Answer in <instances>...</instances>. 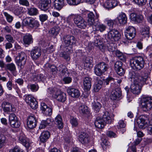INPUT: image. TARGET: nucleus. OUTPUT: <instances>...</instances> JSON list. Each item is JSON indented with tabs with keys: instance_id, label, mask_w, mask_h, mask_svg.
<instances>
[{
	"instance_id": "nucleus-29",
	"label": "nucleus",
	"mask_w": 152,
	"mask_h": 152,
	"mask_svg": "<svg viewBox=\"0 0 152 152\" xmlns=\"http://www.w3.org/2000/svg\"><path fill=\"white\" fill-rule=\"evenodd\" d=\"M149 28L147 26H144L142 27L141 31V34L142 37H149Z\"/></svg>"
},
{
	"instance_id": "nucleus-45",
	"label": "nucleus",
	"mask_w": 152,
	"mask_h": 152,
	"mask_svg": "<svg viewBox=\"0 0 152 152\" xmlns=\"http://www.w3.org/2000/svg\"><path fill=\"white\" fill-rule=\"evenodd\" d=\"M3 14L5 17L7 21L9 23H11L13 20V17L6 12H4Z\"/></svg>"
},
{
	"instance_id": "nucleus-14",
	"label": "nucleus",
	"mask_w": 152,
	"mask_h": 152,
	"mask_svg": "<svg viewBox=\"0 0 152 152\" xmlns=\"http://www.w3.org/2000/svg\"><path fill=\"white\" fill-rule=\"evenodd\" d=\"M41 54V49L37 47H34L30 51L31 57L34 61L38 59Z\"/></svg>"
},
{
	"instance_id": "nucleus-27",
	"label": "nucleus",
	"mask_w": 152,
	"mask_h": 152,
	"mask_svg": "<svg viewBox=\"0 0 152 152\" xmlns=\"http://www.w3.org/2000/svg\"><path fill=\"white\" fill-rule=\"evenodd\" d=\"M23 41L25 44L29 45L33 42L32 36L29 34H26L23 37Z\"/></svg>"
},
{
	"instance_id": "nucleus-60",
	"label": "nucleus",
	"mask_w": 152,
	"mask_h": 152,
	"mask_svg": "<svg viewBox=\"0 0 152 152\" xmlns=\"http://www.w3.org/2000/svg\"><path fill=\"white\" fill-rule=\"evenodd\" d=\"M37 79L38 81H44L46 79V77L42 74H39L35 76Z\"/></svg>"
},
{
	"instance_id": "nucleus-10",
	"label": "nucleus",
	"mask_w": 152,
	"mask_h": 152,
	"mask_svg": "<svg viewBox=\"0 0 152 152\" xmlns=\"http://www.w3.org/2000/svg\"><path fill=\"white\" fill-rule=\"evenodd\" d=\"M121 34L118 31L115 29L110 30L108 32L107 38L109 41L114 42L120 39Z\"/></svg>"
},
{
	"instance_id": "nucleus-44",
	"label": "nucleus",
	"mask_w": 152,
	"mask_h": 152,
	"mask_svg": "<svg viewBox=\"0 0 152 152\" xmlns=\"http://www.w3.org/2000/svg\"><path fill=\"white\" fill-rule=\"evenodd\" d=\"M31 18L28 17L24 19L22 22L23 26L30 27Z\"/></svg>"
},
{
	"instance_id": "nucleus-63",
	"label": "nucleus",
	"mask_w": 152,
	"mask_h": 152,
	"mask_svg": "<svg viewBox=\"0 0 152 152\" xmlns=\"http://www.w3.org/2000/svg\"><path fill=\"white\" fill-rule=\"evenodd\" d=\"M117 74L120 76H123L125 74V70L123 68L116 71Z\"/></svg>"
},
{
	"instance_id": "nucleus-17",
	"label": "nucleus",
	"mask_w": 152,
	"mask_h": 152,
	"mask_svg": "<svg viewBox=\"0 0 152 152\" xmlns=\"http://www.w3.org/2000/svg\"><path fill=\"white\" fill-rule=\"evenodd\" d=\"M148 119V118L145 115H141L137 118L136 121L140 129L144 128L147 124L146 121Z\"/></svg>"
},
{
	"instance_id": "nucleus-62",
	"label": "nucleus",
	"mask_w": 152,
	"mask_h": 152,
	"mask_svg": "<svg viewBox=\"0 0 152 152\" xmlns=\"http://www.w3.org/2000/svg\"><path fill=\"white\" fill-rule=\"evenodd\" d=\"M6 86L8 90H11L12 89V80H10L7 83Z\"/></svg>"
},
{
	"instance_id": "nucleus-52",
	"label": "nucleus",
	"mask_w": 152,
	"mask_h": 152,
	"mask_svg": "<svg viewBox=\"0 0 152 152\" xmlns=\"http://www.w3.org/2000/svg\"><path fill=\"white\" fill-rule=\"evenodd\" d=\"M30 107L33 109H36L38 107L37 102L36 99L33 100L31 103L28 104Z\"/></svg>"
},
{
	"instance_id": "nucleus-40",
	"label": "nucleus",
	"mask_w": 152,
	"mask_h": 152,
	"mask_svg": "<svg viewBox=\"0 0 152 152\" xmlns=\"http://www.w3.org/2000/svg\"><path fill=\"white\" fill-rule=\"evenodd\" d=\"M102 83V81L100 80H98L97 82L96 83L94 88V89L95 92H98L99 90L101 88Z\"/></svg>"
},
{
	"instance_id": "nucleus-28",
	"label": "nucleus",
	"mask_w": 152,
	"mask_h": 152,
	"mask_svg": "<svg viewBox=\"0 0 152 152\" xmlns=\"http://www.w3.org/2000/svg\"><path fill=\"white\" fill-rule=\"evenodd\" d=\"M50 133L47 131L43 132L39 137L41 142H46L50 137Z\"/></svg>"
},
{
	"instance_id": "nucleus-18",
	"label": "nucleus",
	"mask_w": 152,
	"mask_h": 152,
	"mask_svg": "<svg viewBox=\"0 0 152 152\" xmlns=\"http://www.w3.org/2000/svg\"><path fill=\"white\" fill-rule=\"evenodd\" d=\"M37 123V119L33 115H31L28 117L27 124L28 127L29 129H33L35 128L36 126Z\"/></svg>"
},
{
	"instance_id": "nucleus-8",
	"label": "nucleus",
	"mask_w": 152,
	"mask_h": 152,
	"mask_svg": "<svg viewBox=\"0 0 152 152\" xmlns=\"http://www.w3.org/2000/svg\"><path fill=\"white\" fill-rule=\"evenodd\" d=\"M70 15L73 17L74 22L78 28L85 29L86 27V22L80 14H71Z\"/></svg>"
},
{
	"instance_id": "nucleus-55",
	"label": "nucleus",
	"mask_w": 152,
	"mask_h": 152,
	"mask_svg": "<svg viewBox=\"0 0 152 152\" xmlns=\"http://www.w3.org/2000/svg\"><path fill=\"white\" fill-rule=\"evenodd\" d=\"M43 113L46 115L50 116L52 113V111L51 108L48 107L45 110L43 111Z\"/></svg>"
},
{
	"instance_id": "nucleus-9",
	"label": "nucleus",
	"mask_w": 152,
	"mask_h": 152,
	"mask_svg": "<svg viewBox=\"0 0 152 152\" xmlns=\"http://www.w3.org/2000/svg\"><path fill=\"white\" fill-rule=\"evenodd\" d=\"M108 69V65L104 62L99 63L94 67V73L98 76L102 75Z\"/></svg>"
},
{
	"instance_id": "nucleus-12",
	"label": "nucleus",
	"mask_w": 152,
	"mask_h": 152,
	"mask_svg": "<svg viewBox=\"0 0 152 152\" xmlns=\"http://www.w3.org/2000/svg\"><path fill=\"white\" fill-rule=\"evenodd\" d=\"M49 67L52 72H56V71L60 72L61 75L63 76H66L68 74V71L66 66L64 65L59 66L57 68L54 65H51L49 66Z\"/></svg>"
},
{
	"instance_id": "nucleus-2",
	"label": "nucleus",
	"mask_w": 152,
	"mask_h": 152,
	"mask_svg": "<svg viewBox=\"0 0 152 152\" xmlns=\"http://www.w3.org/2000/svg\"><path fill=\"white\" fill-rule=\"evenodd\" d=\"M96 15L92 12H90L88 15L87 23L90 26H93V27L94 30L100 31L103 32L105 31L107 26L101 23L100 22H97L95 23V19H98L99 15L95 13Z\"/></svg>"
},
{
	"instance_id": "nucleus-6",
	"label": "nucleus",
	"mask_w": 152,
	"mask_h": 152,
	"mask_svg": "<svg viewBox=\"0 0 152 152\" xmlns=\"http://www.w3.org/2000/svg\"><path fill=\"white\" fill-rule=\"evenodd\" d=\"M63 40L65 45L64 50L66 52L72 50V45L76 43L75 37L73 36L65 35L63 37Z\"/></svg>"
},
{
	"instance_id": "nucleus-46",
	"label": "nucleus",
	"mask_w": 152,
	"mask_h": 152,
	"mask_svg": "<svg viewBox=\"0 0 152 152\" xmlns=\"http://www.w3.org/2000/svg\"><path fill=\"white\" fill-rule=\"evenodd\" d=\"M28 88L33 92L37 91L39 89V86L37 84H30L28 86Z\"/></svg>"
},
{
	"instance_id": "nucleus-33",
	"label": "nucleus",
	"mask_w": 152,
	"mask_h": 152,
	"mask_svg": "<svg viewBox=\"0 0 152 152\" xmlns=\"http://www.w3.org/2000/svg\"><path fill=\"white\" fill-rule=\"evenodd\" d=\"M55 121L56 123L58 129H61L63 128V124L62 121L61 117L60 115H58L56 117Z\"/></svg>"
},
{
	"instance_id": "nucleus-23",
	"label": "nucleus",
	"mask_w": 152,
	"mask_h": 152,
	"mask_svg": "<svg viewBox=\"0 0 152 152\" xmlns=\"http://www.w3.org/2000/svg\"><path fill=\"white\" fill-rule=\"evenodd\" d=\"M131 20L135 23H140L142 21L143 19L141 15H137L136 13H132L130 15Z\"/></svg>"
},
{
	"instance_id": "nucleus-11",
	"label": "nucleus",
	"mask_w": 152,
	"mask_h": 152,
	"mask_svg": "<svg viewBox=\"0 0 152 152\" xmlns=\"http://www.w3.org/2000/svg\"><path fill=\"white\" fill-rule=\"evenodd\" d=\"M27 59L26 55L23 52L18 53L15 59V62L18 66L22 68L25 64Z\"/></svg>"
},
{
	"instance_id": "nucleus-16",
	"label": "nucleus",
	"mask_w": 152,
	"mask_h": 152,
	"mask_svg": "<svg viewBox=\"0 0 152 152\" xmlns=\"http://www.w3.org/2000/svg\"><path fill=\"white\" fill-rule=\"evenodd\" d=\"M78 139L82 144H86L89 142L90 138L89 135L86 133L81 132L78 136Z\"/></svg>"
},
{
	"instance_id": "nucleus-37",
	"label": "nucleus",
	"mask_w": 152,
	"mask_h": 152,
	"mask_svg": "<svg viewBox=\"0 0 152 152\" xmlns=\"http://www.w3.org/2000/svg\"><path fill=\"white\" fill-rule=\"evenodd\" d=\"M114 42L108 40L107 43L106 44L108 50L110 52H113L115 51V48Z\"/></svg>"
},
{
	"instance_id": "nucleus-24",
	"label": "nucleus",
	"mask_w": 152,
	"mask_h": 152,
	"mask_svg": "<svg viewBox=\"0 0 152 152\" xmlns=\"http://www.w3.org/2000/svg\"><path fill=\"white\" fill-rule=\"evenodd\" d=\"M121 91L120 89L114 90L111 93V99L113 100H116L121 96Z\"/></svg>"
},
{
	"instance_id": "nucleus-34",
	"label": "nucleus",
	"mask_w": 152,
	"mask_h": 152,
	"mask_svg": "<svg viewBox=\"0 0 152 152\" xmlns=\"http://www.w3.org/2000/svg\"><path fill=\"white\" fill-rule=\"evenodd\" d=\"M64 0H56L55 7L58 10H60L64 6Z\"/></svg>"
},
{
	"instance_id": "nucleus-26",
	"label": "nucleus",
	"mask_w": 152,
	"mask_h": 152,
	"mask_svg": "<svg viewBox=\"0 0 152 152\" xmlns=\"http://www.w3.org/2000/svg\"><path fill=\"white\" fill-rule=\"evenodd\" d=\"M1 106L4 111L5 112L8 113L10 111H14L13 109L12 108L11 105L7 102H4L1 104Z\"/></svg>"
},
{
	"instance_id": "nucleus-7",
	"label": "nucleus",
	"mask_w": 152,
	"mask_h": 152,
	"mask_svg": "<svg viewBox=\"0 0 152 152\" xmlns=\"http://www.w3.org/2000/svg\"><path fill=\"white\" fill-rule=\"evenodd\" d=\"M141 107L143 111H147L152 108V97L147 96H143L141 100Z\"/></svg>"
},
{
	"instance_id": "nucleus-57",
	"label": "nucleus",
	"mask_w": 152,
	"mask_h": 152,
	"mask_svg": "<svg viewBox=\"0 0 152 152\" xmlns=\"http://www.w3.org/2000/svg\"><path fill=\"white\" fill-rule=\"evenodd\" d=\"M39 17L40 21L42 22H43L47 20L48 17L46 14H41L39 15Z\"/></svg>"
},
{
	"instance_id": "nucleus-32",
	"label": "nucleus",
	"mask_w": 152,
	"mask_h": 152,
	"mask_svg": "<svg viewBox=\"0 0 152 152\" xmlns=\"http://www.w3.org/2000/svg\"><path fill=\"white\" fill-rule=\"evenodd\" d=\"M40 26L39 22L35 19L31 18L30 27L32 28H37Z\"/></svg>"
},
{
	"instance_id": "nucleus-53",
	"label": "nucleus",
	"mask_w": 152,
	"mask_h": 152,
	"mask_svg": "<svg viewBox=\"0 0 152 152\" xmlns=\"http://www.w3.org/2000/svg\"><path fill=\"white\" fill-rule=\"evenodd\" d=\"M92 59L93 58L91 57H87L85 59L84 64L85 65V64H86L88 65V66L87 65H86V66H89L91 64L92 62Z\"/></svg>"
},
{
	"instance_id": "nucleus-50",
	"label": "nucleus",
	"mask_w": 152,
	"mask_h": 152,
	"mask_svg": "<svg viewBox=\"0 0 152 152\" xmlns=\"http://www.w3.org/2000/svg\"><path fill=\"white\" fill-rule=\"evenodd\" d=\"M35 99L31 95H28L26 96V101L28 104L32 102L33 100H34Z\"/></svg>"
},
{
	"instance_id": "nucleus-58",
	"label": "nucleus",
	"mask_w": 152,
	"mask_h": 152,
	"mask_svg": "<svg viewBox=\"0 0 152 152\" xmlns=\"http://www.w3.org/2000/svg\"><path fill=\"white\" fill-rule=\"evenodd\" d=\"M5 37L6 40L9 42L12 43L14 42L15 40L11 35L10 34H6Z\"/></svg>"
},
{
	"instance_id": "nucleus-41",
	"label": "nucleus",
	"mask_w": 152,
	"mask_h": 152,
	"mask_svg": "<svg viewBox=\"0 0 152 152\" xmlns=\"http://www.w3.org/2000/svg\"><path fill=\"white\" fill-rule=\"evenodd\" d=\"M28 13L30 15H34L38 14V11L36 8H31L28 9Z\"/></svg>"
},
{
	"instance_id": "nucleus-13",
	"label": "nucleus",
	"mask_w": 152,
	"mask_h": 152,
	"mask_svg": "<svg viewBox=\"0 0 152 152\" xmlns=\"http://www.w3.org/2000/svg\"><path fill=\"white\" fill-rule=\"evenodd\" d=\"M136 35V30L134 27L129 26L126 28L125 36L127 39H132L135 37Z\"/></svg>"
},
{
	"instance_id": "nucleus-21",
	"label": "nucleus",
	"mask_w": 152,
	"mask_h": 152,
	"mask_svg": "<svg viewBox=\"0 0 152 152\" xmlns=\"http://www.w3.org/2000/svg\"><path fill=\"white\" fill-rule=\"evenodd\" d=\"M18 140L20 142L22 143L26 147H28L30 145L29 140L26 137L23 133L21 132L18 136Z\"/></svg>"
},
{
	"instance_id": "nucleus-56",
	"label": "nucleus",
	"mask_w": 152,
	"mask_h": 152,
	"mask_svg": "<svg viewBox=\"0 0 152 152\" xmlns=\"http://www.w3.org/2000/svg\"><path fill=\"white\" fill-rule=\"evenodd\" d=\"M6 139V137L4 135L0 134V148L2 147Z\"/></svg>"
},
{
	"instance_id": "nucleus-49",
	"label": "nucleus",
	"mask_w": 152,
	"mask_h": 152,
	"mask_svg": "<svg viewBox=\"0 0 152 152\" xmlns=\"http://www.w3.org/2000/svg\"><path fill=\"white\" fill-rule=\"evenodd\" d=\"M122 63L120 61H117L114 64V69L116 71L122 68Z\"/></svg>"
},
{
	"instance_id": "nucleus-38",
	"label": "nucleus",
	"mask_w": 152,
	"mask_h": 152,
	"mask_svg": "<svg viewBox=\"0 0 152 152\" xmlns=\"http://www.w3.org/2000/svg\"><path fill=\"white\" fill-rule=\"evenodd\" d=\"M104 83H106V85H108L109 83L111 84V86L112 87H114L113 83L115 82V79L111 77H108L104 80Z\"/></svg>"
},
{
	"instance_id": "nucleus-20",
	"label": "nucleus",
	"mask_w": 152,
	"mask_h": 152,
	"mask_svg": "<svg viewBox=\"0 0 152 152\" xmlns=\"http://www.w3.org/2000/svg\"><path fill=\"white\" fill-rule=\"evenodd\" d=\"M51 3V0H40L39 2V7L41 10L46 11L48 10Z\"/></svg>"
},
{
	"instance_id": "nucleus-30",
	"label": "nucleus",
	"mask_w": 152,
	"mask_h": 152,
	"mask_svg": "<svg viewBox=\"0 0 152 152\" xmlns=\"http://www.w3.org/2000/svg\"><path fill=\"white\" fill-rule=\"evenodd\" d=\"M118 19L121 24H123L126 23L127 18L124 13H121L118 17Z\"/></svg>"
},
{
	"instance_id": "nucleus-39",
	"label": "nucleus",
	"mask_w": 152,
	"mask_h": 152,
	"mask_svg": "<svg viewBox=\"0 0 152 152\" xmlns=\"http://www.w3.org/2000/svg\"><path fill=\"white\" fill-rule=\"evenodd\" d=\"M88 107L84 105H80L79 108V110L80 113L82 114H85L88 112Z\"/></svg>"
},
{
	"instance_id": "nucleus-61",
	"label": "nucleus",
	"mask_w": 152,
	"mask_h": 152,
	"mask_svg": "<svg viewBox=\"0 0 152 152\" xmlns=\"http://www.w3.org/2000/svg\"><path fill=\"white\" fill-rule=\"evenodd\" d=\"M70 122L73 126L75 127L78 124L77 121L75 118H71L70 120Z\"/></svg>"
},
{
	"instance_id": "nucleus-19",
	"label": "nucleus",
	"mask_w": 152,
	"mask_h": 152,
	"mask_svg": "<svg viewBox=\"0 0 152 152\" xmlns=\"http://www.w3.org/2000/svg\"><path fill=\"white\" fill-rule=\"evenodd\" d=\"M67 91L68 94L73 98H77L80 95L79 90L73 87H69L67 89Z\"/></svg>"
},
{
	"instance_id": "nucleus-51",
	"label": "nucleus",
	"mask_w": 152,
	"mask_h": 152,
	"mask_svg": "<svg viewBox=\"0 0 152 152\" xmlns=\"http://www.w3.org/2000/svg\"><path fill=\"white\" fill-rule=\"evenodd\" d=\"M135 3L140 6H142L145 5L146 0H134Z\"/></svg>"
},
{
	"instance_id": "nucleus-3",
	"label": "nucleus",
	"mask_w": 152,
	"mask_h": 152,
	"mask_svg": "<svg viewBox=\"0 0 152 152\" xmlns=\"http://www.w3.org/2000/svg\"><path fill=\"white\" fill-rule=\"evenodd\" d=\"M112 121V120L109 116V113L106 111L104 113L102 118L99 117L96 118L94 124L96 127L102 129L104 127L106 124H110Z\"/></svg>"
},
{
	"instance_id": "nucleus-4",
	"label": "nucleus",
	"mask_w": 152,
	"mask_h": 152,
	"mask_svg": "<svg viewBox=\"0 0 152 152\" xmlns=\"http://www.w3.org/2000/svg\"><path fill=\"white\" fill-rule=\"evenodd\" d=\"M130 65L133 69L140 70L143 68L145 64L144 58L142 56H135L130 60Z\"/></svg>"
},
{
	"instance_id": "nucleus-59",
	"label": "nucleus",
	"mask_w": 152,
	"mask_h": 152,
	"mask_svg": "<svg viewBox=\"0 0 152 152\" xmlns=\"http://www.w3.org/2000/svg\"><path fill=\"white\" fill-rule=\"evenodd\" d=\"M59 55L60 57L63 58L66 60H69L70 59L69 55L66 54L65 52H61Z\"/></svg>"
},
{
	"instance_id": "nucleus-47",
	"label": "nucleus",
	"mask_w": 152,
	"mask_h": 152,
	"mask_svg": "<svg viewBox=\"0 0 152 152\" xmlns=\"http://www.w3.org/2000/svg\"><path fill=\"white\" fill-rule=\"evenodd\" d=\"M73 25V23L70 20L69 17L65 21L63 25L66 27L69 28L70 26H72Z\"/></svg>"
},
{
	"instance_id": "nucleus-35",
	"label": "nucleus",
	"mask_w": 152,
	"mask_h": 152,
	"mask_svg": "<svg viewBox=\"0 0 152 152\" xmlns=\"http://www.w3.org/2000/svg\"><path fill=\"white\" fill-rule=\"evenodd\" d=\"M23 7L19 6H16L12 9L13 13L16 15H18L21 14L22 13Z\"/></svg>"
},
{
	"instance_id": "nucleus-15",
	"label": "nucleus",
	"mask_w": 152,
	"mask_h": 152,
	"mask_svg": "<svg viewBox=\"0 0 152 152\" xmlns=\"http://www.w3.org/2000/svg\"><path fill=\"white\" fill-rule=\"evenodd\" d=\"M9 119L10 124L12 127L18 128L20 126V123L18 121L17 117L14 113L10 114Z\"/></svg>"
},
{
	"instance_id": "nucleus-54",
	"label": "nucleus",
	"mask_w": 152,
	"mask_h": 152,
	"mask_svg": "<svg viewBox=\"0 0 152 152\" xmlns=\"http://www.w3.org/2000/svg\"><path fill=\"white\" fill-rule=\"evenodd\" d=\"M19 3L20 4L25 6L26 7H28L30 6L29 2L28 0H19Z\"/></svg>"
},
{
	"instance_id": "nucleus-43",
	"label": "nucleus",
	"mask_w": 152,
	"mask_h": 152,
	"mask_svg": "<svg viewBox=\"0 0 152 152\" xmlns=\"http://www.w3.org/2000/svg\"><path fill=\"white\" fill-rule=\"evenodd\" d=\"M103 39L101 38L100 36H98L95 37L94 45L96 46H97L98 45L103 42Z\"/></svg>"
},
{
	"instance_id": "nucleus-5",
	"label": "nucleus",
	"mask_w": 152,
	"mask_h": 152,
	"mask_svg": "<svg viewBox=\"0 0 152 152\" xmlns=\"http://www.w3.org/2000/svg\"><path fill=\"white\" fill-rule=\"evenodd\" d=\"M48 92L51 94L52 97L58 102H64L66 99V94L56 88H48Z\"/></svg>"
},
{
	"instance_id": "nucleus-31",
	"label": "nucleus",
	"mask_w": 152,
	"mask_h": 152,
	"mask_svg": "<svg viewBox=\"0 0 152 152\" xmlns=\"http://www.w3.org/2000/svg\"><path fill=\"white\" fill-rule=\"evenodd\" d=\"M5 68L6 70L10 71L12 73L14 72L16 70V67L15 64L12 63L6 65Z\"/></svg>"
},
{
	"instance_id": "nucleus-36",
	"label": "nucleus",
	"mask_w": 152,
	"mask_h": 152,
	"mask_svg": "<svg viewBox=\"0 0 152 152\" xmlns=\"http://www.w3.org/2000/svg\"><path fill=\"white\" fill-rule=\"evenodd\" d=\"M59 30V27L55 26L50 29L49 31V33L51 36H56L58 34Z\"/></svg>"
},
{
	"instance_id": "nucleus-64",
	"label": "nucleus",
	"mask_w": 152,
	"mask_h": 152,
	"mask_svg": "<svg viewBox=\"0 0 152 152\" xmlns=\"http://www.w3.org/2000/svg\"><path fill=\"white\" fill-rule=\"evenodd\" d=\"M149 125L148 127V132L151 134L152 133V119L149 121Z\"/></svg>"
},
{
	"instance_id": "nucleus-25",
	"label": "nucleus",
	"mask_w": 152,
	"mask_h": 152,
	"mask_svg": "<svg viewBox=\"0 0 152 152\" xmlns=\"http://www.w3.org/2000/svg\"><path fill=\"white\" fill-rule=\"evenodd\" d=\"M92 78L89 77H85L83 79V85L85 89L89 90L91 87Z\"/></svg>"
},
{
	"instance_id": "nucleus-1",
	"label": "nucleus",
	"mask_w": 152,
	"mask_h": 152,
	"mask_svg": "<svg viewBox=\"0 0 152 152\" xmlns=\"http://www.w3.org/2000/svg\"><path fill=\"white\" fill-rule=\"evenodd\" d=\"M131 81H134V83L131 86V91L134 94H138L141 91L142 87L148 79L147 76H138V73L134 72H130L129 74Z\"/></svg>"
},
{
	"instance_id": "nucleus-48",
	"label": "nucleus",
	"mask_w": 152,
	"mask_h": 152,
	"mask_svg": "<svg viewBox=\"0 0 152 152\" xmlns=\"http://www.w3.org/2000/svg\"><path fill=\"white\" fill-rule=\"evenodd\" d=\"M67 3L69 5H76L79 4L81 0H66Z\"/></svg>"
},
{
	"instance_id": "nucleus-42",
	"label": "nucleus",
	"mask_w": 152,
	"mask_h": 152,
	"mask_svg": "<svg viewBox=\"0 0 152 152\" xmlns=\"http://www.w3.org/2000/svg\"><path fill=\"white\" fill-rule=\"evenodd\" d=\"M102 107L101 104L98 102H94L93 104V107L96 112H99Z\"/></svg>"
},
{
	"instance_id": "nucleus-22",
	"label": "nucleus",
	"mask_w": 152,
	"mask_h": 152,
	"mask_svg": "<svg viewBox=\"0 0 152 152\" xmlns=\"http://www.w3.org/2000/svg\"><path fill=\"white\" fill-rule=\"evenodd\" d=\"M118 4L116 0H107L104 4V7L107 9H111L117 6Z\"/></svg>"
}]
</instances>
